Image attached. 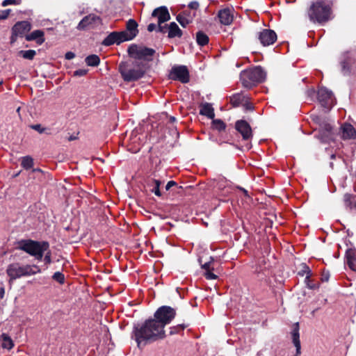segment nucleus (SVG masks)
<instances>
[{
  "mask_svg": "<svg viewBox=\"0 0 356 356\" xmlns=\"http://www.w3.org/2000/svg\"><path fill=\"white\" fill-rule=\"evenodd\" d=\"M182 35V31L175 22H171L168 25V38H173L175 37L180 38Z\"/></svg>",
  "mask_w": 356,
  "mask_h": 356,
  "instance_id": "nucleus-26",
  "label": "nucleus"
},
{
  "mask_svg": "<svg viewBox=\"0 0 356 356\" xmlns=\"http://www.w3.org/2000/svg\"><path fill=\"white\" fill-rule=\"evenodd\" d=\"M52 277L60 284H63L65 282V276L60 272H56Z\"/></svg>",
  "mask_w": 356,
  "mask_h": 356,
  "instance_id": "nucleus-39",
  "label": "nucleus"
},
{
  "mask_svg": "<svg viewBox=\"0 0 356 356\" xmlns=\"http://www.w3.org/2000/svg\"><path fill=\"white\" fill-rule=\"evenodd\" d=\"M25 38L27 41L36 40L38 44H42L44 42V32L41 30H35L26 35Z\"/></svg>",
  "mask_w": 356,
  "mask_h": 356,
  "instance_id": "nucleus-24",
  "label": "nucleus"
},
{
  "mask_svg": "<svg viewBox=\"0 0 356 356\" xmlns=\"http://www.w3.org/2000/svg\"><path fill=\"white\" fill-rule=\"evenodd\" d=\"M177 314L175 309L170 306H161L157 309L154 314V320L161 325L164 329L165 326L172 322Z\"/></svg>",
  "mask_w": 356,
  "mask_h": 356,
  "instance_id": "nucleus-8",
  "label": "nucleus"
},
{
  "mask_svg": "<svg viewBox=\"0 0 356 356\" xmlns=\"http://www.w3.org/2000/svg\"><path fill=\"white\" fill-rule=\"evenodd\" d=\"M127 33L124 32H112L102 42L104 46H111L113 44H120V43L128 41Z\"/></svg>",
  "mask_w": 356,
  "mask_h": 356,
  "instance_id": "nucleus-15",
  "label": "nucleus"
},
{
  "mask_svg": "<svg viewBox=\"0 0 356 356\" xmlns=\"http://www.w3.org/2000/svg\"><path fill=\"white\" fill-rule=\"evenodd\" d=\"M235 128L241 134L243 140H249L252 137V129L246 121H236Z\"/></svg>",
  "mask_w": 356,
  "mask_h": 356,
  "instance_id": "nucleus-16",
  "label": "nucleus"
},
{
  "mask_svg": "<svg viewBox=\"0 0 356 356\" xmlns=\"http://www.w3.org/2000/svg\"><path fill=\"white\" fill-rule=\"evenodd\" d=\"M197 43L200 46L207 44L209 42V37L202 31H198L196 33Z\"/></svg>",
  "mask_w": 356,
  "mask_h": 356,
  "instance_id": "nucleus-31",
  "label": "nucleus"
},
{
  "mask_svg": "<svg viewBox=\"0 0 356 356\" xmlns=\"http://www.w3.org/2000/svg\"><path fill=\"white\" fill-rule=\"evenodd\" d=\"M170 78L173 80H179L186 83L189 81V72L184 65L175 66L170 73Z\"/></svg>",
  "mask_w": 356,
  "mask_h": 356,
  "instance_id": "nucleus-10",
  "label": "nucleus"
},
{
  "mask_svg": "<svg viewBox=\"0 0 356 356\" xmlns=\"http://www.w3.org/2000/svg\"><path fill=\"white\" fill-rule=\"evenodd\" d=\"M318 99L322 106L327 108L332 107L334 101L332 92L324 87L318 89Z\"/></svg>",
  "mask_w": 356,
  "mask_h": 356,
  "instance_id": "nucleus-11",
  "label": "nucleus"
},
{
  "mask_svg": "<svg viewBox=\"0 0 356 356\" xmlns=\"http://www.w3.org/2000/svg\"><path fill=\"white\" fill-rule=\"evenodd\" d=\"M330 158H331V159H335V154H332L330 156Z\"/></svg>",
  "mask_w": 356,
  "mask_h": 356,
  "instance_id": "nucleus-58",
  "label": "nucleus"
},
{
  "mask_svg": "<svg viewBox=\"0 0 356 356\" xmlns=\"http://www.w3.org/2000/svg\"><path fill=\"white\" fill-rule=\"evenodd\" d=\"M188 327L187 324L181 323L179 324L176 326H172L170 327V334L173 335L178 334L181 331L184 330L186 327Z\"/></svg>",
  "mask_w": 356,
  "mask_h": 356,
  "instance_id": "nucleus-33",
  "label": "nucleus"
},
{
  "mask_svg": "<svg viewBox=\"0 0 356 356\" xmlns=\"http://www.w3.org/2000/svg\"><path fill=\"white\" fill-rule=\"evenodd\" d=\"M1 84V82H0V85Z\"/></svg>",
  "mask_w": 356,
  "mask_h": 356,
  "instance_id": "nucleus-61",
  "label": "nucleus"
},
{
  "mask_svg": "<svg viewBox=\"0 0 356 356\" xmlns=\"http://www.w3.org/2000/svg\"><path fill=\"white\" fill-rule=\"evenodd\" d=\"M0 339L2 341L1 346L3 348L10 350L13 348V341L7 334L3 333L0 336Z\"/></svg>",
  "mask_w": 356,
  "mask_h": 356,
  "instance_id": "nucleus-29",
  "label": "nucleus"
},
{
  "mask_svg": "<svg viewBox=\"0 0 356 356\" xmlns=\"http://www.w3.org/2000/svg\"><path fill=\"white\" fill-rule=\"evenodd\" d=\"M22 166L26 170L30 169L33 165V160L31 156H24L22 160Z\"/></svg>",
  "mask_w": 356,
  "mask_h": 356,
  "instance_id": "nucleus-32",
  "label": "nucleus"
},
{
  "mask_svg": "<svg viewBox=\"0 0 356 356\" xmlns=\"http://www.w3.org/2000/svg\"><path fill=\"white\" fill-rule=\"evenodd\" d=\"M341 72L343 75H350L355 71L356 52L348 51L344 54V58L341 62Z\"/></svg>",
  "mask_w": 356,
  "mask_h": 356,
  "instance_id": "nucleus-9",
  "label": "nucleus"
},
{
  "mask_svg": "<svg viewBox=\"0 0 356 356\" xmlns=\"http://www.w3.org/2000/svg\"><path fill=\"white\" fill-rule=\"evenodd\" d=\"M355 197L350 194H345L343 196V201L345 203V205L347 208H349L350 209H353V202H354Z\"/></svg>",
  "mask_w": 356,
  "mask_h": 356,
  "instance_id": "nucleus-34",
  "label": "nucleus"
},
{
  "mask_svg": "<svg viewBox=\"0 0 356 356\" xmlns=\"http://www.w3.org/2000/svg\"><path fill=\"white\" fill-rule=\"evenodd\" d=\"M353 208L356 209V200H355V199L354 200V202H353Z\"/></svg>",
  "mask_w": 356,
  "mask_h": 356,
  "instance_id": "nucleus-57",
  "label": "nucleus"
},
{
  "mask_svg": "<svg viewBox=\"0 0 356 356\" xmlns=\"http://www.w3.org/2000/svg\"><path fill=\"white\" fill-rule=\"evenodd\" d=\"M242 106L245 107V110L253 109V106L252 105V104L248 102V97L246 98V101L243 102V104Z\"/></svg>",
  "mask_w": 356,
  "mask_h": 356,
  "instance_id": "nucleus-48",
  "label": "nucleus"
},
{
  "mask_svg": "<svg viewBox=\"0 0 356 356\" xmlns=\"http://www.w3.org/2000/svg\"><path fill=\"white\" fill-rule=\"evenodd\" d=\"M292 341L296 348V355L295 356H298L300 354V334H299V323H296L294 324L293 329L291 332Z\"/></svg>",
  "mask_w": 356,
  "mask_h": 356,
  "instance_id": "nucleus-22",
  "label": "nucleus"
},
{
  "mask_svg": "<svg viewBox=\"0 0 356 356\" xmlns=\"http://www.w3.org/2000/svg\"><path fill=\"white\" fill-rule=\"evenodd\" d=\"M330 167L332 168H333V163H330Z\"/></svg>",
  "mask_w": 356,
  "mask_h": 356,
  "instance_id": "nucleus-60",
  "label": "nucleus"
},
{
  "mask_svg": "<svg viewBox=\"0 0 356 356\" xmlns=\"http://www.w3.org/2000/svg\"><path fill=\"white\" fill-rule=\"evenodd\" d=\"M257 38L263 46H269L277 40V34L271 29H263L257 33Z\"/></svg>",
  "mask_w": 356,
  "mask_h": 356,
  "instance_id": "nucleus-13",
  "label": "nucleus"
},
{
  "mask_svg": "<svg viewBox=\"0 0 356 356\" xmlns=\"http://www.w3.org/2000/svg\"><path fill=\"white\" fill-rule=\"evenodd\" d=\"M119 72L124 81H136L142 78L145 72V65L139 63L138 61L133 63L129 65L127 63H121L119 65Z\"/></svg>",
  "mask_w": 356,
  "mask_h": 356,
  "instance_id": "nucleus-4",
  "label": "nucleus"
},
{
  "mask_svg": "<svg viewBox=\"0 0 356 356\" xmlns=\"http://www.w3.org/2000/svg\"><path fill=\"white\" fill-rule=\"evenodd\" d=\"M156 29V25L154 23H151L147 26V31L149 32H152L153 31Z\"/></svg>",
  "mask_w": 356,
  "mask_h": 356,
  "instance_id": "nucleus-51",
  "label": "nucleus"
},
{
  "mask_svg": "<svg viewBox=\"0 0 356 356\" xmlns=\"http://www.w3.org/2000/svg\"><path fill=\"white\" fill-rule=\"evenodd\" d=\"M218 17L221 24L224 25L230 24L234 19L232 10L229 8L220 10L218 13Z\"/></svg>",
  "mask_w": 356,
  "mask_h": 356,
  "instance_id": "nucleus-23",
  "label": "nucleus"
},
{
  "mask_svg": "<svg viewBox=\"0 0 356 356\" xmlns=\"http://www.w3.org/2000/svg\"><path fill=\"white\" fill-rule=\"evenodd\" d=\"M195 13H191L190 10H184L177 16V20L183 27L193 22Z\"/></svg>",
  "mask_w": 356,
  "mask_h": 356,
  "instance_id": "nucleus-20",
  "label": "nucleus"
},
{
  "mask_svg": "<svg viewBox=\"0 0 356 356\" xmlns=\"http://www.w3.org/2000/svg\"><path fill=\"white\" fill-rule=\"evenodd\" d=\"M31 29V24L27 21H22L17 22L12 29L11 42L16 40L17 37H22L28 33Z\"/></svg>",
  "mask_w": 356,
  "mask_h": 356,
  "instance_id": "nucleus-12",
  "label": "nucleus"
},
{
  "mask_svg": "<svg viewBox=\"0 0 356 356\" xmlns=\"http://www.w3.org/2000/svg\"><path fill=\"white\" fill-rule=\"evenodd\" d=\"M85 61L88 66L95 67L99 65L100 59L98 56L92 54L87 56L85 59Z\"/></svg>",
  "mask_w": 356,
  "mask_h": 356,
  "instance_id": "nucleus-30",
  "label": "nucleus"
},
{
  "mask_svg": "<svg viewBox=\"0 0 356 356\" xmlns=\"http://www.w3.org/2000/svg\"><path fill=\"white\" fill-rule=\"evenodd\" d=\"M152 17H157L158 24H163L170 19V13L165 6H161L154 9L152 13Z\"/></svg>",
  "mask_w": 356,
  "mask_h": 356,
  "instance_id": "nucleus-18",
  "label": "nucleus"
},
{
  "mask_svg": "<svg viewBox=\"0 0 356 356\" xmlns=\"http://www.w3.org/2000/svg\"><path fill=\"white\" fill-rule=\"evenodd\" d=\"M29 176H33V178H38L40 180H41L44 176V172L40 168H34L29 173Z\"/></svg>",
  "mask_w": 356,
  "mask_h": 356,
  "instance_id": "nucleus-38",
  "label": "nucleus"
},
{
  "mask_svg": "<svg viewBox=\"0 0 356 356\" xmlns=\"http://www.w3.org/2000/svg\"><path fill=\"white\" fill-rule=\"evenodd\" d=\"M44 261L46 264H50L51 262V252L48 250L45 252Z\"/></svg>",
  "mask_w": 356,
  "mask_h": 356,
  "instance_id": "nucleus-45",
  "label": "nucleus"
},
{
  "mask_svg": "<svg viewBox=\"0 0 356 356\" xmlns=\"http://www.w3.org/2000/svg\"><path fill=\"white\" fill-rule=\"evenodd\" d=\"M332 3L326 0H317L312 2L308 10L307 15L313 23L324 24L332 19Z\"/></svg>",
  "mask_w": 356,
  "mask_h": 356,
  "instance_id": "nucleus-2",
  "label": "nucleus"
},
{
  "mask_svg": "<svg viewBox=\"0 0 356 356\" xmlns=\"http://www.w3.org/2000/svg\"><path fill=\"white\" fill-rule=\"evenodd\" d=\"M345 257L346 259V264L349 266V268L353 270H355V249L348 248L346 251Z\"/></svg>",
  "mask_w": 356,
  "mask_h": 356,
  "instance_id": "nucleus-25",
  "label": "nucleus"
},
{
  "mask_svg": "<svg viewBox=\"0 0 356 356\" xmlns=\"http://www.w3.org/2000/svg\"><path fill=\"white\" fill-rule=\"evenodd\" d=\"M156 31L158 32L165 33H166L167 31H168V25H167V24L163 25V24H158V27H157Z\"/></svg>",
  "mask_w": 356,
  "mask_h": 356,
  "instance_id": "nucleus-42",
  "label": "nucleus"
},
{
  "mask_svg": "<svg viewBox=\"0 0 356 356\" xmlns=\"http://www.w3.org/2000/svg\"><path fill=\"white\" fill-rule=\"evenodd\" d=\"M243 192H244V194H245V195H248V191H247L246 190H245V189H243Z\"/></svg>",
  "mask_w": 356,
  "mask_h": 356,
  "instance_id": "nucleus-59",
  "label": "nucleus"
},
{
  "mask_svg": "<svg viewBox=\"0 0 356 356\" xmlns=\"http://www.w3.org/2000/svg\"><path fill=\"white\" fill-rule=\"evenodd\" d=\"M88 70L86 69H79L74 72V75L76 76H82L87 74Z\"/></svg>",
  "mask_w": 356,
  "mask_h": 356,
  "instance_id": "nucleus-43",
  "label": "nucleus"
},
{
  "mask_svg": "<svg viewBox=\"0 0 356 356\" xmlns=\"http://www.w3.org/2000/svg\"><path fill=\"white\" fill-rule=\"evenodd\" d=\"M247 97L243 93H236L230 97V103L234 107L242 106Z\"/></svg>",
  "mask_w": 356,
  "mask_h": 356,
  "instance_id": "nucleus-27",
  "label": "nucleus"
},
{
  "mask_svg": "<svg viewBox=\"0 0 356 356\" xmlns=\"http://www.w3.org/2000/svg\"><path fill=\"white\" fill-rule=\"evenodd\" d=\"M20 54H22V57L25 59L32 60L36 54L35 50H27V51H21Z\"/></svg>",
  "mask_w": 356,
  "mask_h": 356,
  "instance_id": "nucleus-36",
  "label": "nucleus"
},
{
  "mask_svg": "<svg viewBox=\"0 0 356 356\" xmlns=\"http://www.w3.org/2000/svg\"><path fill=\"white\" fill-rule=\"evenodd\" d=\"M17 245L18 249L35 257L37 260H41L44 252L49 248L47 242H39L32 240H21L18 242Z\"/></svg>",
  "mask_w": 356,
  "mask_h": 356,
  "instance_id": "nucleus-5",
  "label": "nucleus"
},
{
  "mask_svg": "<svg viewBox=\"0 0 356 356\" xmlns=\"http://www.w3.org/2000/svg\"><path fill=\"white\" fill-rule=\"evenodd\" d=\"M65 57L67 60H71L75 57V54L72 51H68L65 54Z\"/></svg>",
  "mask_w": 356,
  "mask_h": 356,
  "instance_id": "nucleus-50",
  "label": "nucleus"
},
{
  "mask_svg": "<svg viewBox=\"0 0 356 356\" xmlns=\"http://www.w3.org/2000/svg\"><path fill=\"white\" fill-rule=\"evenodd\" d=\"M329 277H330V274H329V273H324L322 275L321 280H322V281H323V282H327V281H328V280H329Z\"/></svg>",
  "mask_w": 356,
  "mask_h": 356,
  "instance_id": "nucleus-53",
  "label": "nucleus"
},
{
  "mask_svg": "<svg viewBox=\"0 0 356 356\" xmlns=\"http://www.w3.org/2000/svg\"><path fill=\"white\" fill-rule=\"evenodd\" d=\"M126 26H127V30L124 31V32L125 33H127L126 36L127 38V40H131L136 36V35L138 32V31L137 29L138 24L134 19H130L127 22Z\"/></svg>",
  "mask_w": 356,
  "mask_h": 356,
  "instance_id": "nucleus-21",
  "label": "nucleus"
},
{
  "mask_svg": "<svg viewBox=\"0 0 356 356\" xmlns=\"http://www.w3.org/2000/svg\"><path fill=\"white\" fill-rule=\"evenodd\" d=\"M133 334L138 348L165 337L164 329L154 318L134 326Z\"/></svg>",
  "mask_w": 356,
  "mask_h": 356,
  "instance_id": "nucleus-1",
  "label": "nucleus"
},
{
  "mask_svg": "<svg viewBox=\"0 0 356 356\" xmlns=\"http://www.w3.org/2000/svg\"><path fill=\"white\" fill-rule=\"evenodd\" d=\"M5 291L3 288L0 289V299L3 298L4 296Z\"/></svg>",
  "mask_w": 356,
  "mask_h": 356,
  "instance_id": "nucleus-54",
  "label": "nucleus"
},
{
  "mask_svg": "<svg viewBox=\"0 0 356 356\" xmlns=\"http://www.w3.org/2000/svg\"><path fill=\"white\" fill-rule=\"evenodd\" d=\"M175 120H176V119H175V117H170V121L171 122H175Z\"/></svg>",
  "mask_w": 356,
  "mask_h": 356,
  "instance_id": "nucleus-56",
  "label": "nucleus"
},
{
  "mask_svg": "<svg viewBox=\"0 0 356 356\" xmlns=\"http://www.w3.org/2000/svg\"><path fill=\"white\" fill-rule=\"evenodd\" d=\"M41 270L37 265H22L15 262L10 264L6 268V274L9 277L8 283L12 284L13 281L22 277H28L40 273Z\"/></svg>",
  "mask_w": 356,
  "mask_h": 356,
  "instance_id": "nucleus-3",
  "label": "nucleus"
},
{
  "mask_svg": "<svg viewBox=\"0 0 356 356\" xmlns=\"http://www.w3.org/2000/svg\"><path fill=\"white\" fill-rule=\"evenodd\" d=\"M341 138L343 140H351L356 138V130L349 123H344L341 127Z\"/></svg>",
  "mask_w": 356,
  "mask_h": 356,
  "instance_id": "nucleus-19",
  "label": "nucleus"
},
{
  "mask_svg": "<svg viewBox=\"0 0 356 356\" xmlns=\"http://www.w3.org/2000/svg\"><path fill=\"white\" fill-rule=\"evenodd\" d=\"M212 124L214 129L218 131L224 130L226 127V125L224 123V122L219 119L213 120Z\"/></svg>",
  "mask_w": 356,
  "mask_h": 356,
  "instance_id": "nucleus-37",
  "label": "nucleus"
},
{
  "mask_svg": "<svg viewBox=\"0 0 356 356\" xmlns=\"http://www.w3.org/2000/svg\"><path fill=\"white\" fill-rule=\"evenodd\" d=\"M266 78V72L260 66H257L241 72L240 79L242 85L250 88L257 83L262 82Z\"/></svg>",
  "mask_w": 356,
  "mask_h": 356,
  "instance_id": "nucleus-6",
  "label": "nucleus"
},
{
  "mask_svg": "<svg viewBox=\"0 0 356 356\" xmlns=\"http://www.w3.org/2000/svg\"><path fill=\"white\" fill-rule=\"evenodd\" d=\"M128 54L130 57L143 61H151L156 53L154 49L147 47L143 45L133 44L128 48Z\"/></svg>",
  "mask_w": 356,
  "mask_h": 356,
  "instance_id": "nucleus-7",
  "label": "nucleus"
},
{
  "mask_svg": "<svg viewBox=\"0 0 356 356\" xmlns=\"http://www.w3.org/2000/svg\"><path fill=\"white\" fill-rule=\"evenodd\" d=\"M212 270L213 268L204 273V275L207 280H216L217 278V275L212 273Z\"/></svg>",
  "mask_w": 356,
  "mask_h": 356,
  "instance_id": "nucleus-40",
  "label": "nucleus"
},
{
  "mask_svg": "<svg viewBox=\"0 0 356 356\" xmlns=\"http://www.w3.org/2000/svg\"><path fill=\"white\" fill-rule=\"evenodd\" d=\"M202 267L203 269H204L205 271L212 268L211 267V263L210 262L205 263L204 264L202 265Z\"/></svg>",
  "mask_w": 356,
  "mask_h": 356,
  "instance_id": "nucleus-52",
  "label": "nucleus"
},
{
  "mask_svg": "<svg viewBox=\"0 0 356 356\" xmlns=\"http://www.w3.org/2000/svg\"><path fill=\"white\" fill-rule=\"evenodd\" d=\"M30 127L32 129L37 131L40 134L44 133L46 130V128L42 127L40 124H32L30 126Z\"/></svg>",
  "mask_w": 356,
  "mask_h": 356,
  "instance_id": "nucleus-41",
  "label": "nucleus"
},
{
  "mask_svg": "<svg viewBox=\"0 0 356 356\" xmlns=\"http://www.w3.org/2000/svg\"><path fill=\"white\" fill-rule=\"evenodd\" d=\"M10 12V9L0 10V19H6L8 17Z\"/></svg>",
  "mask_w": 356,
  "mask_h": 356,
  "instance_id": "nucleus-44",
  "label": "nucleus"
},
{
  "mask_svg": "<svg viewBox=\"0 0 356 356\" xmlns=\"http://www.w3.org/2000/svg\"><path fill=\"white\" fill-rule=\"evenodd\" d=\"M17 3H18L17 0H4L2 2V6H6L8 5H10V4H17Z\"/></svg>",
  "mask_w": 356,
  "mask_h": 356,
  "instance_id": "nucleus-47",
  "label": "nucleus"
},
{
  "mask_svg": "<svg viewBox=\"0 0 356 356\" xmlns=\"http://www.w3.org/2000/svg\"><path fill=\"white\" fill-rule=\"evenodd\" d=\"M154 187L151 189V191L154 193L156 196L160 197L161 195V191L159 190L160 185L161 184V181L157 179L152 180Z\"/></svg>",
  "mask_w": 356,
  "mask_h": 356,
  "instance_id": "nucleus-35",
  "label": "nucleus"
},
{
  "mask_svg": "<svg viewBox=\"0 0 356 356\" xmlns=\"http://www.w3.org/2000/svg\"><path fill=\"white\" fill-rule=\"evenodd\" d=\"M76 139V137L75 136H71L69 138H68V140L70 141H72V140H74Z\"/></svg>",
  "mask_w": 356,
  "mask_h": 356,
  "instance_id": "nucleus-55",
  "label": "nucleus"
},
{
  "mask_svg": "<svg viewBox=\"0 0 356 356\" xmlns=\"http://www.w3.org/2000/svg\"><path fill=\"white\" fill-rule=\"evenodd\" d=\"M200 113L205 115L209 119H213L215 114L212 106L209 103H205L200 106Z\"/></svg>",
  "mask_w": 356,
  "mask_h": 356,
  "instance_id": "nucleus-28",
  "label": "nucleus"
},
{
  "mask_svg": "<svg viewBox=\"0 0 356 356\" xmlns=\"http://www.w3.org/2000/svg\"><path fill=\"white\" fill-rule=\"evenodd\" d=\"M199 3L197 1H192L188 4V8L192 10H197L199 8Z\"/></svg>",
  "mask_w": 356,
  "mask_h": 356,
  "instance_id": "nucleus-46",
  "label": "nucleus"
},
{
  "mask_svg": "<svg viewBox=\"0 0 356 356\" xmlns=\"http://www.w3.org/2000/svg\"><path fill=\"white\" fill-rule=\"evenodd\" d=\"M313 120L319 125V130L321 132V138L325 139L329 138L332 132V126L325 120H322L318 116H314L313 118Z\"/></svg>",
  "mask_w": 356,
  "mask_h": 356,
  "instance_id": "nucleus-17",
  "label": "nucleus"
},
{
  "mask_svg": "<svg viewBox=\"0 0 356 356\" xmlns=\"http://www.w3.org/2000/svg\"><path fill=\"white\" fill-rule=\"evenodd\" d=\"M176 185H177V183L175 181H169L165 186V190L168 191L171 187L176 186Z\"/></svg>",
  "mask_w": 356,
  "mask_h": 356,
  "instance_id": "nucleus-49",
  "label": "nucleus"
},
{
  "mask_svg": "<svg viewBox=\"0 0 356 356\" xmlns=\"http://www.w3.org/2000/svg\"><path fill=\"white\" fill-rule=\"evenodd\" d=\"M101 24V19L99 16L90 14L84 17L78 24L76 29L78 30H84L87 28H92Z\"/></svg>",
  "mask_w": 356,
  "mask_h": 356,
  "instance_id": "nucleus-14",
  "label": "nucleus"
}]
</instances>
